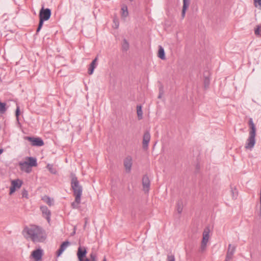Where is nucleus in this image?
I'll list each match as a JSON object with an SVG mask.
<instances>
[{
  "mask_svg": "<svg viewBox=\"0 0 261 261\" xmlns=\"http://www.w3.org/2000/svg\"><path fill=\"white\" fill-rule=\"evenodd\" d=\"M24 237L33 242H43L46 239V234L45 230L41 227L31 225L25 227L22 231Z\"/></svg>",
  "mask_w": 261,
  "mask_h": 261,
  "instance_id": "nucleus-1",
  "label": "nucleus"
},
{
  "mask_svg": "<svg viewBox=\"0 0 261 261\" xmlns=\"http://www.w3.org/2000/svg\"><path fill=\"white\" fill-rule=\"evenodd\" d=\"M248 123L250 130L249 132V137L246 140L245 148L246 149L251 150L253 148L256 142L255 137L256 129L252 118L249 119Z\"/></svg>",
  "mask_w": 261,
  "mask_h": 261,
  "instance_id": "nucleus-2",
  "label": "nucleus"
},
{
  "mask_svg": "<svg viewBox=\"0 0 261 261\" xmlns=\"http://www.w3.org/2000/svg\"><path fill=\"white\" fill-rule=\"evenodd\" d=\"M71 186L73 191V195L76 196V200H78L80 197L82 196L83 188L75 174H71Z\"/></svg>",
  "mask_w": 261,
  "mask_h": 261,
  "instance_id": "nucleus-3",
  "label": "nucleus"
},
{
  "mask_svg": "<svg viewBox=\"0 0 261 261\" xmlns=\"http://www.w3.org/2000/svg\"><path fill=\"white\" fill-rule=\"evenodd\" d=\"M210 230L208 227L204 228L202 233V239L201 242L200 246L199 249V252L202 253L204 252L207 248V243L210 240Z\"/></svg>",
  "mask_w": 261,
  "mask_h": 261,
  "instance_id": "nucleus-4",
  "label": "nucleus"
},
{
  "mask_svg": "<svg viewBox=\"0 0 261 261\" xmlns=\"http://www.w3.org/2000/svg\"><path fill=\"white\" fill-rule=\"evenodd\" d=\"M51 16V10L49 8L42 7L39 12V18L45 21L48 20Z\"/></svg>",
  "mask_w": 261,
  "mask_h": 261,
  "instance_id": "nucleus-5",
  "label": "nucleus"
},
{
  "mask_svg": "<svg viewBox=\"0 0 261 261\" xmlns=\"http://www.w3.org/2000/svg\"><path fill=\"white\" fill-rule=\"evenodd\" d=\"M24 139L29 141L31 143L32 146H42L44 145L43 140L39 138L25 137Z\"/></svg>",
  "mask_w": 261,
  "mask_h": 261,
  "instance_id": "nucleus-6",
  "label": "nucleus"
},
{
  "mask_svg": "<svg viewBox=\"0 0 261 261\" xmlns=\"http://www.w3.org/2000/svg\"><path fill=\"white\" fill-rule=\"evenodd\" d=\"M22 184V181L20 179H15L11 181V186L10 188V195L12 194L16 189H19Z\"/></svg>",
  "mask_w": 261,
  "mask_h": 261,
  "instance_id": "nucleus-7",
  "label": "nucleus"
},
{
  "mask_svg": "<svg viewBox=\"0 0 261 261\" xmlns=\"http://www.w3.org/2000/svg\"><path fill=\"white\" fill-rule=\"evenodd\" d=\"M40 210L42 212L43 217L45 218L48 223L50 221L51 212L46 206H40Z\"/></svg>",
  "mask_w": 261,
  "mask_h": 261,
  "instance_id": "nucleus-8",
  "label": "nucleus"
},
{
  "mask_svg": "<svg viewBox=\"0 0 261 261\" xmlns=\"http://www.w3.org/2000/svg\"><path fill=\"white\" fill-rule=\"evenodd\" d=\"M142 185L145 192H148L150 188V182L149 177L147 175L143 176L142 178Z\"/></svg>",
  "mask_w": 261,
  "mask_h": 261,
  "instance_id": "nucleus-9",
  "label": "nucleus"
},
{
  "mask_svg": "<svg viewBox=\"0 0 261 261\" xmlns=\"http://www.w3.org/2000/svg\"><path fill=\"white\" fill-rule=\"evenodd\" d=\"M150 140V135L149 133V132L147 130L146 131L143 135V142H142V145L144 149H147L148 148L149 142Z\"/></svg>",
  "mask_w": 261,
  "mask_h": 261,
  "instance_id": "nucleus-10",
  "label": "nucleus"
},
{
  "mask_svg": "<svg viewBox=\"0 0 261 261\" xmlns=\"http://www.w3.org/2000/svg\"><path fill=\"white\" fill-rule=\"evenodd\" d=\"M87 254V250L85 247H79L78 248L77 255L79 261H82L84 257Z\"/></svg>",
  "mask_w": 261,
  "mask_h": 261,
  "instance_id": "nucleus-11",
  "label": "nucleus"
},
{
  "mask_svg": "<svg viewBox=\"0 0 261 261\" xmlns=\"http://www.w3.org/2000/svg\"><path fill=\"white\" fill-rule=\"evenodd\" d=\"M43 250L41 249H38L33 251L32 253V256L35 261H39L42 256Z\"/></svg>",
  "mask_w": 261,
  "mask_h": 261,
  "instance_id": "nucleus-12",
  "label": "nucleus"
},
{
  "mask_svg": "<svg viewBox=\"0 0 261 261\" xmlns=\"http://www.w3.org/2000/svg\"><path fill=\"white\" fill-rule=\"evenodd\" d=\"M124 166L126 172H129L132 166V159L130 156H127L124 161Z\"/></svg>",
  "mask_w": 261,
  "mask_h": 261,
  "instance_id": "nucleus-13",
  "label": "nucleus"
},
{
  "mask_svg": "<svg viewBox=\"0 0 261 261\" xmlns=\"http://www.w3.org/2000/svg\"><path fill=\"white\" fill-rule=\"evenodd\" d=\"M70 242L68 241L64 242L60 246V248L57 252V256L59 257L65 250L68 246L70 245Z\"/></svg>",
  "mask_w": 261,
  "mask_h": 261,
  "instance_id": "nucleus-14",
  "label": "nucleus"
},
{
  "mask_svg": "<svg viewBox=\"0 0 261 261\" xmlns=\"http://www.w3.org/2000/svg\"><path fill=\"white\" fill-rule=\"evenodd\" d=\"M21 169L27 173H30L32 171V167L28 164L27 161L19 163Z\"/></svg>",
  "mask_w": 261,
  "mask_h": 261,
  "instance_id": "nucleus-15",
  "label": "nucleus"
},
{
  "mask_svg": "<svg viewBox=\"0 0 261 261\" xmlns=\"http://www.w3.org/2000/svg\"><path fill=\"white\" fill-rule=\"evenodd\" d=\"M121 18L125 20V18L128 16V12L127 9V7L125 5H123L121 7Z\"/></svg>",
  "mask_w": 261,
  "mask_h": 261,
  "instance_id": "nucleus-16",
  "label": "nucleus"
},
{
  "mask_svg": "<svg viewBox=\"0 0 261 261\" xmlns=\"http://www.w3.org/2000/svg\"><path fill=\"white\" fill-rule=\"evenodd\" d=\"M190 0H183V6L181 13V18L183 19L185 17L186 12L189 6Z\"/></svg>",
  "mask_w": 261,
  "mask_h": 261,
  "instance_id": "nucleus-17",
  "label": "nucleus"
},
{
  "mask_svg": "<svg viewBox=\"0 0 261 261\" xmlns=\"http://www.w3.org/2000/svg\"><path fill=\"white\" fill-rule=\"evenodd\" d=\"M27 161L28 162V164L31 167H36L37 166V160L36 158L33 157H28L27 158Z\"/></svg>",
  "mask_w": 261,
  "mask_h": 261,
  "instance_id": "nucleus-18",
  "label": "nucleus"
},
{
  "mask_svg": "<svg viewBox=\"0 0 261 261\" xmlns=\"http://www.w3.org/2000/svg\"><path fill=\"white\" fill-rule=\"evenodd\" d=\"M97 58H96L94 59L90 65V67L88 70V73L91 75L93 73L94 70L96 67V63Z\"/></svg>",
  "mask_w": 261,
  "mask_h": 261,
  "instance_id": "nucleus-19",
  "label": "nucleus"
},
{
  "mask_svg": "<svg viewBox=\"0 0 261 261\" xmlns=\"http://www.w3.org/2000/svg\"><path fill=\"white\" fill-rule=\"evenodd\" d=\"M158 57L162 60L165 59L164 49L161 46H159V49L158 51Z\"/></svg>",
  "mask_w": 261,
  "mask_h": 261,
  "instance_id": "nucleus-20",
  "label": "nucleus"
},
{
  "mask_svg": "<svg viewBox=\"0 0 261 261\" xmlns=\"http://www.w3.org/2000/svg\"><path fill=\"white\" fill-rule=\"evenodd\" d=\"M137 113L139 120H141L143 118V112L142 110L141 106H137Z\"/></svg>",
  "mask_w": 261,
  "mask_h": 261,
  "instance_id": "nucleus-21",
  "label": "nucleus"
},
{
  "mask_svg": "<svg viewBox=\"0 0 261 261\" xmlns=\"http://www.w3.org/2000/svg\"><path fill=\"white\" fill-rule=\"evenodd\" d=\"M254 34L257 37H261V24L257 25L254 28Z\"/></svg>",
  "mask_w": 261,
  "mask_h": 261,
  "instance_id": "nucleus-22",
  "label": "nucleus"
},
{
  "mask_svg": "<svg viewBox=\"0 0 261 261\" xmlns=\"http://www.w3.org/2000/svg\"><path fill=\"white\" fill-rule=\"evenodd\" d=\"M81 197H80L79 200H76V196H75V200L71 203V206L73 208H77L79 207V204L81 203Z\"/></svg>",
  "mask_w": 261,
  "mask_h": 261,
  "instance_id": "nucleus-23",
  "label": "nucleus"
},
{
  "mask_svg": "<svg viewBox=\"0 0 261 261\" xmlns=\"http://www.w3.org/2000/svg\"><path fill=\"white\" fill-rule=\"evenodd\" d=\"M182 203L181 200H178L176 205V210L178 213L180 214L182 211Z\"/></svg>",
  "mask_w": 261,
  "mask_h": 261,
  "instance_id": "nucleus-24",
  "label": "nucleus"
},
{
  "mask_svg": "<svg viewBox=\"0 0 261 261\" xmlns=\"http://www.w3.org/2000/svg\"><path fill=\"white\" fill-rule=\"evenodd\" d=\"M129 46L128 42L125 39H124L122 44V49L125 51L127 50L129 48Z\"/></svg>",
  "mask_w": 261,
  "mask_h": 261,
  "instance_id": "nucleus-25",
  "label": "nucleus"
},
{
  "mask_svg": "<svg viewBox=\"0 0 261 261\" xmlns=\"http://www.w3.org/2000/svg\"><path fill=\"white\" fill-rule=\"evenodd\" d=\"M43 200L49 206L53 205V200L47 196H45Z\"/></svg>",
  "mask_w": 261,
  "mask_h": 261,
  "instance_id": "nucleus-26",
  "label": "nucleus"
},
{
  "mask_svg": "<svg viewBox=\"0 0 261 261\" xmlns=\"http://www.w3.org/2000/svg\"><path fill=\"white\" fill-rule=\"evenodd\" d=\"M236 246H232L231 244H229L227 253L233 254L236 250Z\"/></svg>",
  "mask_w": 261,
  "mask_h": 261,
  "instance_id": "nucleus-27",
  "label": "nucleus"
},
{
  "mask_svg": "<svg viewBox=\"0 0 261 261\" xmlns=\"http://www.w3.org/2000/svg\"><path fill=\"white\" fill-rule=\"evenodd\" d=\"M46 167L48 169V170L50 171V173H51L52 174H56V173H57L56 169L54 168L53 165L48 164L47 165Z\"/></svg>",
  "mask_w": 261,
  "mask_h": 261,
  "instance_id": "nucleus-28",
  "label": "nucleus"
},
{
  "mask_svg": "<svg viewBox=\"0 0 261 261\" xmlns=\"http://www.w3.org/2000/svg\"><path fill=\"white\" fill-rule=\"evenodd\" d=\"M6 103L0 101V112L1 113H4L6 111Z\"/></svg>",
  "mask_w": 261,
  "mask_h": 261,
  "instance_id": "nucleus-29",
  "label": "nucleus"
},
{
  "mask_svg": "<svg viewBox=\"0 0 261 261\" xmlns=\"http://www.w3.org/2000/svg\"><path fill=\"white\" fill-rule=\"evenodd\" d=\"M210 83V80L208 77H205L204 80V86L205 89L207 88Z\"/></svg>",
  "mask_w": 261,
  "mask_h": 261,
  "instance_id": "nucleus-30",
  "label": "nucleus"
},
{
  "mask_svg": "<svg viewBox=\"0 0 261 261\" xmlns=\"http://www.w3.org/2000/svg\"><path fill=\"white\" fill-rule=\"evenodd\" d=\"M167 261H175L174 255L171 253H168L167 254Z\"/></svg>",
  "mask_w": 261,
  "mask_h": 261,
  "instance_id": "nucleus-31",
  "label": "nucleus"
},
{
  "mask_svg": "<svg viewBox=\"0 0 261 261\" xmlns=\"http://www.w3.org/2000/svg\"><path fill=\"white\" fill-rule=\"evenodd\" d=\"M44 21H45L44 20L39 18V23L38 28L37 29V33H38L40 31V30H41Z\"/></svg>",
  "mask_w": 261,
  "mask_h": 261,
  "instance_id": "nucleus-32",
  "label": "nucleus"
},
{
  "mask_svg": "<svg viewBox=\"0 0 261 261\" xmlns=\"http://www.w3.org/2000/svg\"><path fill=\"white\" fill-rule=\"evenodd\" d=\"M233 255V254L227 253L226 258L224 261H231L232 259Z\"/></svg>",
  "mask_w": 261,
  "mask_h": 261,
  "instance_id": "nucleus-33",
  "label": "nucleus"
},
{
  "mask_svg": "<svg viewBox=\"0 0 261 261\" xmlns=\"http://www.w3.org/2000/svg\"><path fill=\"white\" fill-rule=\"evenodd\" d=\"M113 22L114 23V25L113 26V27L115 29H117L119 27V21L118 19L114 18L113 20Z\"/></svg>",
  "mask_w": 261,
  "mask_h": 261,
  "instance_id": "nucleus-34",
  "label": "nucleus"
},
{
  "mask_svg": "<svg viewBox=\"0 0 261 261\" xmlns=\"http://www.w3.org/2000/svg\"><path fill=\"white\" fill-rule=\"evenodd\" d=\"M90 258L92 261H97L96 260V255L95 253H92L90 254Z\"/></svg>",
  "mask_w": 261,
  "mask_h": 261,
  "instance_id": "nucleus-35",
  "label": "nucleus"
},
{
  "mask_svg": "<svg viewBox=\"0 0 261 261\" xmlns=\"http://www.w3.org/2000/svg\"><path fill=\"white\" fill-rule=\"evenodd\" d=\"M22 196L27 198L28 196V192L27 191L24 190L22 192Z\"/></svg>",
  "mask_w": 261,
  "mask_h": 261,
  "instance_id": "nucleus-36",
  "label": "nucleus"
},
{
  "mask_svg": "<svg viewBox=\"0 0 261 261\" xmlns=\"http://www.w3.org/2000/svg\"><path fill=\"white\" fill-rule=\"evenodd\" d=\"M255 3H257L261 9V0H254Z\"/></svg>",
  "mask_w": 261,
  "mask_h": 261,
  "instance_id": "nucleus-37",
  "label": "nucleus"
},
{
  "mask_svg": "<svg viewBox=\"0 0 261 261\" xmlns=\"http://www.w3.org/2000/svg\"><path fill=\"white\" fill-rule=\"evenodd\" d=\"M232 198L234 199H236L237 197V193L234 192L233 190H232Z\"/></svg>",
  "mask_w": 261,
  "mask_h": 261,
  "instance_id": "nucleus-38",
  "label": "nucleus"
},
{
  "mask_svg": "<svg viewBox=\"0 0 261 261\" xmlns=\"http://www.w3.org/2000/svg\"><path fill=\"white\" fill-rule=\"evenodd\" d=\"M19 115V107H17L16 110V117H18Z\"/></svg>",
  "mask_w": 261,
  "mask_h": 261,
  "instance_id": "nucleus-39",
  "label": "nucleus"
},
{
  "mask_svg": "<svg viewBox=\"0 0 261 261\" xmlns=\"http://www.w3.org/2000/svg\"><path fill=\"white\" fill-rule=\"evenodd\" d=\"M162 94H163V90L160 89V94H159L158 97L159 98H161L162 97Z\"/></svg>",
  "mask_w": 261,
  "mask_h": 261,
  "instance_id": "nucleus-40",
  "label": "nucleus"
},
{
  "mask_svg": "<svg viewBox=\"0 0 261 261\" xmlns=\"http://www.w3.org/2000/svg\"><path fill=\"white\" fill-rule=\"evenodd\" d=\"M82 261H90L89 259L88 258H86L85 259H83Z\"/></svg>",
  "mask_w": 261,
  "mask_h": 261,
  "instance_id": "nucleus-41",
  "label": "nucleus"
},
{
  "mask_svg": "<svg viewBox=\"0 0 261 261\" xmlns=\"http://www.w3.org/2000/svg\"><path fill=\"white\" fill-rule=\"evenodd\" d=\"M3 149H0V155L3 152Z\"/></svg>",
  "mask_w": 261,
  "mask_h": 261,
  "instance_id": "nucleus-42",
  "label": "nucleus"
},
{
  "mask_svg": "<svg viewBox=\"0 0 261 261\" xmlns=\"http://www.w3.org/2000/svg\"><path fill=\"white\" fill-rule=\"evenodd\" d=\"M102 261H107L106 257H104Z\"/></svg>",
  "mask_w": 261,
  "mask_h": 261,
  "instance_id": "nucleus-43",
  "label": "nucleus"
}]
</instances>
